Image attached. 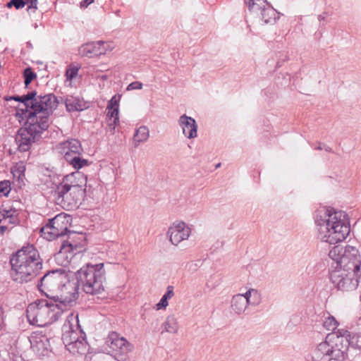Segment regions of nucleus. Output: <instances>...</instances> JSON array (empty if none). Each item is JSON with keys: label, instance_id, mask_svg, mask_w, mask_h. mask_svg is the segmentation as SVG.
<instances>
[{"label": "nucleus", "instance_id": "obj_1", "mask_svg": "<svg viewBox=\"0 0 361 361\" xmlns=\"http://www.w3.org/2000/svg\"><path fill=\"white\" fill-rule=\"evenodd\" d=\"M345 212L334 208L322 207L316 211L314 222L317 238L322 242L336 244L344 240L350 233V224Z\"/></svg>", "mask_w": 361, "mask_h": 361}, {"label": "nucleus", "instance_id": "obj_2", "mask_svg": "<svg viewBox=\"0 0 361 361\" xmlns=\"http://www.w3.org/2000/svg\"><path fill=\"white\" fill-rule=\"evenodd\" d=\"M104 263L94 265L87 264L76 271H69L71 282L67 285L71 290V296L66 299L75 302L79 297V290L90 295H98L104 290L103 283L105 280Z\"/></svg>", "mask_w": 361, "mask_h": 361}, {"label": "nucleus", "instance_id": "obj_3", "mask_svg": "<svg viewBox=\"0 0 361 361\" xmlns=\"http://www.w3.org/2000/svg\"><path fill=\"white\" fill-rule=\"evenodd\" d=\"M361 350V333L352 336L348 331L340 335L329 334L325 341L320 343L315 349V359L317 361H346L348 346Z\"/></svg>", "mask_w": 361, "mask_h": 361}, {"label": "nucleus", "instance_id": "obj_4", "mask_svg": "<svg viewBox=\"0 0 361 361\" xmlns=\"http://www.w3.org/2000/svg\"><path fill=\"white\" fill-rule=\"evenodd\" d=\"M13 281L23 283L35 277L42 269V259L33 245L28 244L13 254L11 259Z\"/></svg>", "mask_w": 361, "mask_h": 361}, {"label": "nucleus", "instance_id": "obj_5", "mask_svg": "<svg viewBox=\"0 0 361 361\" xmlns=\"http://www.w3.org/2000/svg\"><path fill=\"white\" fill-rule=\"evenodd\" d=\"M329 256L336 264L335 269L350 271L353 276H361V258L356 247L337 245L329 251Z\"/></svg>", "mask_w": 361, "mask_h": 361}, {"label": "nucleus", "instance_id": "obj_6", "mask_svg": "<svg viewBox=\"0 0 361 361\" xmlns=\"http://www.w3.org/2000/svg\"><path fill=\"white\" fill-rule=\"evenodd\" d=\"M27 127L20 128L15 137V141L20 152H27L30 149L32 144L41 136L45 130V115L35 116H28Z\"/></svg>", "mask_w": 361, "mask_h": 361}, {"label": "nucleus", "instance_id": "obj_7", "mask_svg": "<svg viewBox=\"0 0 361 361\" xmlns=\"http://www.w3.org/2000/svg\"><path fill=\"white\" fill-rule=\"evenodd\" d=\"M69 271H67L64 268L47 271V290L49 291L56 290L61 291L60 296H51L47 293V298L54 302L59 301L61 305H71L72 302H68L66 300L71 296V290L67 286L69 282H71V279L69 278Z\"/></svg>", "mask_w": 361, "mask_h": 361}, {"label": "nucleus", "instance_id": "obj_8", "mask_svg": "<svg viewBox=\"0 0 361 361\" xmlns=\"http://www.w3.org/2000/svg\"><path fill=\"white\" fill-rule=\"evenodd\" d=\"M67 240L61 243L59 251L55 254V258L61 261L66 266L73 257L86 250V236L85 233L69 231L66 233Z\"/></svg>", "mask_w": 361, "mask_h": 361}, {"label": "nucleus", "instance_id": "obj_9", "mask_svg": "<svg viewBox=\"0 0 361 361\" xmlns=\"http://www.w3.org/2000/svg\"><path fill=\"white\" fill-rule=\"evenodd\" d=\"M329 278L338 290L351 291L357 288L361 276H353L350 271L334 269L330 272Z\"/></svg>", "mask_w": 361, "mask_h": 361}, {"label": "nucleus", "instance_id": "obj_10", "mask_svg": "<svg viewBox=\"0 0 361 361\" xmlns=\"http://www.w3.org/2000/svg\"><path fill=\"white\" fill-rule=\"evenodd\" d=\"M35 92H31L23 96H13L9 98H6V99H13L17 102H20L25 107V109H22L21 111L27 118L28 116H32L33 113H35V116L45 115V108L42 101L38 102L37 99L35 98Z\"/></svg>", "mask_w": 361, "mask_h": 361}, {"label": "nucleus", "instance_id": "obj_11", "mask_svg": "<svg viewBox=\"0 0 361 361\" xmlns=\"http://www.w3.org/2000/svg\"><path fill=\"white\" fill-rule=\"evenodd\" d=\"M68 222L64 213L49 218L47 221V240L50 241L66 234L68 231Z\"/></svg>", "mask_w": 361, "mask_h": 361}, {"label": "nucleus", "instance_id": "obj_12", "mask_svg": "<svg viewBox=\"0 0 361 361\" xmlns=\"http://www.w3.org/2000/svg\"><path fill=\"white\" fill-rule=\"evenodd\" d=\"M106 343L115 353L118 361H124L126 355L133 349V345L124 337H120L116 332H111L107 338Z\"/></svg>", "mask_w": 361, "mask_h": 361}, {"label": "nucleus", "instance_id": "obj_13", "mask_svg": "<svg viewBox=\"0 0 361 361\" xmlns=\"http://www.w3.org/2000/svg\"><path fill=\"white\" fill-rule=\"evenodd\" d=\"M73 187H87V176L77 171L63 177V183L59 190H53V196L63 197Z\"/></svg>", "mask_w": 361, "mask_h": 361}, {"label": "nucleus", "instance_id": "obj_14", "mask_svg": "<svg viewBox=\"0 0 361 361\" xmlns=\"http://www.w3.org/2000/svg\"><path fill=\"white\" fill-rule=\"evenodd\" d=\"M86 188L87 187H73L63 197L53 196L51 201L56 202L57 204H65L66 202L75 205L80 204L86 196Z\"/></svg>", "mask_w": 361, "mask_h": 361}, {"label": "nucleus", "instance_id": "obj_15", "mask_svg": "<svg viewBox=\"0 0 361 361\" xmlns=\"http://www.w3.org/2000/svg\"><path fill=\"white\" fill-rule=\"evenodd\" d=\"M167 234L169 235L170 242L178 245L181 241L186 240L190 235V228L184 222L173 224L169 228Z\"/></svg>", "mask_w": 361, "mask_h": 361}, {"label": "nucleus", "instance_id": "obj_16", "mask_svg": "<svg viewBox=\"0 0 361 361\" xmlns=\"http://www.w3.org/2000/svg\"><path fill=\"white\" fill-rule=\"evenodd\" d=\"M63 183V178L57 169L53 168L50 169L47 167V189L49 188V191H47V199L52 200L53 190H59L60 186Z\"/></svg>", "mask_w": 361, "mask_h": 361}, {"label": "nucleus", "instance_id": "obj_17", "mask_svg": "<svg viewBox=\"0 0 361 361\" xmlns=\"http://www.w3.org/2000/svg\"><path fill=\"white\" fill-rule=\"evenodd\" d=\"M178 123L183 130V133L186 137L192 139L197 137V125L193 118L183 114L180 116Z\"/></svg>", "mask_w": 361, "mask_h": 361}, {"label": "nucleus", "instance_id": "obj_18", "mask_svg": "<svg viewBox=\"0 0 361 361\" xmlns=\"http://www.w3.org/2000/svg\"><path fill=\"white\" fill-rule=\"evenodd\" d=\"M104 44V42L97 41L88 42L82 44L79 49V53L82 56L92 58L104 53V49H101V46Z\"/></svg>", "mask_w": 361, "mask_h": 361}, {"label": "nucleus", "instance_id": "obj_19", "mask_svg": "<svg viewBox=\"0 0 361 361\" xmlns=\"http://www.w3.org/2000/svg\"><path fill=\"white\" fill-rule=\"evenodd\" d=\"M27 318L29 322L32 325L44 327L45 326L43 316L39 315L40 308L38 303H31L28 305L27 310Z\"/></svg>", "mask_w": 361, "mask_h": 361}, {"label": "nucleus", "instance_id": "obj_20", "mask_svg": "<svg viewBox=\"0 0 361 361\" xmlns=\"http://www.w3.org/2000/svg\"><path fill=\"white\" fill-rule=\"evenodd\" d=\"M63 334L61 337V341L65 345L66 349L73 348V344L77 342L80 336H78V332L73 330L71 324H64L63 326Z\"/></svg>", "mask_w": 361, "mask_h": 361}, {"label": "nucleus", "instance_id": "obj_21", "mask_svg": "<svg viewBox=\"0 0 361 361\" xmlns=\"http://www.w3.org/2000/svg\"><path fill=\"white\" fill-rule=\"evenodd\" d=\"M18 211L9 205L0 207V222L16 224L18 222Z\"/></svg>", "mask_w": 361, "mask_h": 361}, {"label": "nucleus", "instance_id": "obj_22", "mask_svg": "<svg viewBox=\"0 0 361 361\" xmlns=\"http://www.w3.org/2000/svg\"><path fill=\"white\" fill-rule=\"evenodd\" d=\"M80 338L77 342L73 344V348H68L67 350L73 355L80 354L85 355L89 352V345L85 340V334L83 331H80Z\"/></svg>", "mask_w": 361, "mask_h": 361}, {"label": "nucleus", "instance_id": "obj_23", "mask_svg": "<svg viewBox=\"0 0 361 361\" xmlns=\"http://www.w3.org/2000/svg\"><path fill=\"white\" fill-rule=\"evenodd\" d=\"M44 338V331H34L30 339L32 348H35L38 351L42 350L43 352L45 350Z\"/></svg>", "mask_w": 361, "mask_h": 361}, {"label": "nucleus", "instance_id": "obj_24", "mask_svg": "<svg viewBox=\"0 0 361 361\" xmlns=\"http://www.w3.org/2000/svg\"><path fill=\"white\" fill-rule=\"evenodd\" d=\"M248 305L247 299L243 295H235L231 300V308L238 314L243 313Z\"/></svg>", "mask_w": 361, "mask_h": 361}, {"label": "nucleus", "instance_id": "obj_25", "mask_svg": "<svg viewBox=\"0 0 361 361\" xmlns=\"http://www.w3.org/2000/svg\"><path fill=\"white\" fill-rule=\"evenodd\" d=\"M66 107L68 111H81L85 109V104L79 97H67L65 101Z\"/></svg>", "mask_w": 361, "mask_h": 361}, {"label": "nucleus", "instance_id": "obj_26", "mask_svg": "<svg viewBox=\"0 0 361 361\" xmlns=\"http://www.w3.org/2000/svg\"><path fill=\"white\" fill-rule=\"evenodd\" d=\"M63 149L74 153L75 154H81L83 152L80 142L77 139H68L61 143Z\"/></svg>", "mask_w": 361, "mask_h": 361}, {"label": "nucleus", "instance_id": "obj_27", "mask_svg": "<svg viewBox=\"0 0 361 361\" xmlns=\"http://www.w3.org/2000/svg\"><path fill=\"white\" fill-rule=\"evenodd\" d=\"M149 136V130L148 128L145 126H141L136 130L133 135V140L135 143L144 142L147 140Z\"/></svg>", "mask_w": 361, "mask_h": 361}, {"label": "nucleus", "instance_id": "obj_28", "mask_svg": "<svg viewBox=\"0 0 361 361\" xmlns=\"http://www.w3.org/2000/svg\"><path fill=\"white\" fill-rule=\"evenodd\" d=\"M26 4H29V8H37V0H11L6 5L8 8L14 6L16 9L22 8Z\"/></svg>", "mask_w": 361, "mask_h": 361}, {"label": "nucleus", "instance_id": "obj_29", "mask_svg": "<svg viewBox=\"0 0 361 361\" xmlns=\"http://www.w3.org/2000/svg\"><path fill=\"white\" fill-rule=\"evenodd\" d=\"M173 295V286H169L166 288V292L161 297L159 302L156 305L157 310L166 308L169 305L168 300L171 299Z\"/></svg>", "mask_w": 361, "mask_h": 361}, {"label": "nucleus", "instance_id": "obj_30", "mask_svg": "<svg viewBox=\"0 0 361 361\" xmlns=\"http://www.w3.org/2000/svg\"><path fill=\"white\" fill-rule=\"evenodd\" d=\"M163 326H164V330L166 332L171 334H176L178 332V322L173 315H169L163 324Z\"/></svg>", "mask_w": 361, "mask_h": 361}, {"label": "nucleus", "instance_id": "obj_31", "mask_svg": "<svg viewBox=\"0 0 361 361\" xmlns=\"http://www.w3.org/2000/svg\"><path fill=\"white\" fill-rule=\"evenodd\" d=\"M25 166L23 163H17L11 168V173L19 183L23 181L25 178Z\"/></svg>", "mask_w": 361, "mask_h": 361}, {"label": "nucleus", "instance_id": "obj_32", "mask_svg": "<svg viewBox=\"0 0 361 361\" xmlns=\"http://www.w3.org/2000/svg\"><path fill=\"white\" fill-rule=\"evenodd\" d=\"M59 104V102L54 94H47V118L57 108Z\"/></svg>", "mask_w": 361, "mask_h": 361}, {"label": "nucleus", "instance_id": "obj_33", "mask_svg": "<svg viewBox=\"0 0 361 361\" xmlns=\"http://www.w3.org/2000/svg\"><path fill=\"white\" fill-rule=\"evenodd\" d=\"M237 295H243L247 299L249 305H257L259 302V294L255 289H250L245 294H237Z\"/></svg>", "mask_w": 361, "mask_h": 361}, {"label": "nucleus", "instance_id": "obj_34", "mask_svg": "<svg viewBox=\"0 0 361 361\" xmlns=\"http://www.w3.org/2000/svg\"><path fill=\"white\" fill-rule=\"evenodd\" d=\"M80 68V66L79 64H69L66 70L65 75L66 77V80L71 81L73 78H75L78 75Z\"/></svg>", "mask_w": 361, "mask_h": 361}, {"label": "nucleus", "instance_id": "obj_35", "mask_svg": "<svg viewBox=\"0 0 361 361\" xmlns=\"http://www.w3.org/2000/svg\"><path fill=\"white\" fill-rule=\"evenodd\" d=\"M81 154H75L74 159L72 160L71 166L77 170L80 169L85 166H88L90 162L87 159H83L80 157Z\"/></svg>", "mask_w": 361, "mask_h": 361}, {"label": "nucleus", "instance_id": "obj_36", "mask_svg": "<svg viewBox=\"0 0 361 361\" xmlns=\"http://www.w3.org/2000/svg\"><path fill=\"white\" fill-rule=\"evenodd\" d=\"M24 82L26 87L36 78V74L31 68H26L23 71Z\"/></svg>", "mask_w": 361, "mask_h": 361}, {"label": "nucleus", "instance_id": "obj_37", "mask_svg": "<svg viewBox=\"0 0 361 361\" xmlns=\"http://www.w3.org/2000/svg\"><path fill=\"white\" fill-rule=\"evenodd\" d=\"M338 323L333 316H329L323 322V326L327 330H334L336 329Z\"/></svg>", "mask_w": 361, "mask_h": 361}, {"label": "nucleus", "instance_id": "obj_38", "mask_svg": "<svg viewBox=\"0 0 361 361\" xmlns=\"http://www.w3.org/2000/svg\"><path fill=\"white\" fill-rule=\"evenodd\" d=\"M11 189V182L9 180L0 181V197L8 196Z\"/></svg>", "mask_w": 361, "mask_h": 361}, {"label": "nucleus", "instance_id": "obj_39", "mask_svg": "<svg viewBox=\"0 0 361 361\" xmlns=\"http://www.w3.org/2000/svg\"><path fill=\"white\" fill-rule=\"evenodd\" d=\"M108 113H107V117L109 118L110 121L119 122V108L116 107H112V109H107Z\"/></svg>", "mask_w": 361, "mask_h": 361}, {"label": "nucleus", "instance_id": "obj_40", "mask_svg": "<svg viewBox=\"0 0 361 361\" xmlns=\"http://www.w3.org/2000/svg\"><path fill=\"white\" fill-rule=\"evenodd\" d=\"M121 95L120 94H115L114 95L111 99L108 102L107 104V109H112V107L119 108V102L121 99Z\"/></svg>", "mask_w": 361, "mask_h": 361}, {"label": "nucleus", "instance_id": "obj_41", "mask_svg": "<svg viewBox=\"0 0 361 361\" xmlns=\"http://www.w3.org/2000/svg\"><path fill=\"white\" fill-rule=\"evenodd\" d=\"M142 88V83L139 81H135L130 83L127 87V90H141Z\"/></svg>", "mask_w": 361, "mask_h": 361}, {"label": "nucleus", "instance_id": "obj_42", "mask_svg": "<svg viewBox=\"0 0 361 361\" xmlns=\"http://www.w3.org/2000/svg\"><path fill=\"white\" fill-rule=\"evenodd\" d=\"M74 155H75L74 153L66 151L65 154H64V159H66V161L68 163H69L71 165V164H72L71 159H74Z\"/></svg>", "mask_w": 361, "mask_h": 361}, {"label": "nucleus", "instance_id": "obj_43", "mask_svg": "<svg viewBox=\"0 0 361 361\" xmlns=\"http://www.w3.org/2000/svg\"><path fill=\"white\" fill-rule=\"evenodd\" d=\"M119 124V122L112 121H111V123L108 125V130L111 133L114 134L115 131L116 126Z\"/></svg>", "mask_w": 361, "mask_h": 361}, {"label": "nucleus", "instance_id": "obj_44", "mask_svg": "<svg viewBox=\"0 0 361 361\" xmlns=\"http://www.w3.org/2000/svg\"><path fill=\"white\" fill-rule=\"evenodd\" d=\"M270 11L274 14V13H275V11H275V9H274V8L271 7V10H270ZM267 13H269V11H267L266 9H263V10H262V18L264 20V22H265L266 23H270V22H271V20H270L269 19H267V18H265V16H266V15H267ZM268 14H269V13H267V15H268Z\"/></svg>", "mask_w": 361, "mask_h": 361}, {"label": "nucleus", "instance_id": "obj_45", "mask_svg": "<svg viewBox=\"0 0 361 361\" xmlns=\"http://www.w3.org/2000/svg\"><path fill=\"white\" fill-rule=\"evenodd\" d=\"M94 0H82L80 2V7L81 8H87L89 5L92 4Z\"/></svg>", "mask_w": 361, "mask_h": 361}, {"label": "nucleus", "instance_id": "obj_46", "mask_svg": "<svg viewBox=\"0 0 361 361\" xmlns=\"http://www.w3.org/2000/svg\"><path fill=\"white\" fill-rule=\"evenodd\" d=\"M44 279H45V275H44V276L41 278L40 281H39V284H38V289H39V290L42 293H44V294H45V293H44V287H43V286H43V281H44Z\"/></svg>", "mask_w": 361, "mask_h": 361}, {"label": "nucleus", "instance_id": "obj_47", "mask_svg": "<svg viewBox=\"0 0 361 361\" xmlns=\"http://www.w3.org/2000/svg\"><path fill=\"white\" fill-rule=\"evenodd\" d=\"M245 4L251 10L252 7L255 5L254 0H245Z\"/></svg>", "mask_w": 361, "mask_h": 361}, {"label": "nucleus", "instance_id": "obj_48", "mask_svg": "<svg viewBox=\"0 0 361 361\" xmlns=\"http://www.w3.org/2000/svg\"><path fill=\"white\" fill-rule=\"evenodd\" d=\"M8 230V227L5 225L0 226V235H4Z\"/></svg>", "mask_w": 361, "mask_h": 361}, {"label": "nucleus", "instance_id": "obj_49", "mask_svg": "<svg viewBox=\"0 0 361 361\" xmlns=\"http://www.w3.org/2000/svg\"><path fill=\"white\" fill-rule=\"evenodd\" d=\"M324 146V149L327 152H334L333 149L331 147H330L329 146L326 145V144L323 145Z\"/></svg>", "mask_w": 361, "mask_h": 361}, {"label": "nucleus", "instance_id": "obj_50", "mask_svg": "<svg viewBox=\"0 0 361 361\" xmlns=\"http://www.w3.org/2000/svg\"><path fill=\"white\" fill-rule=\"evenodd\" d=\"M323 145H324V143L319 142V145L317 147H316L314 149H317V150L324 149Z\"/></svg>", "mask_w": 361, "mask_h": 361}, {"label": "nucleus", "instance_id": "obj_51", "mask_svg": "<svg viewBox=\"0 0 361 361\" xmlns=\"http://www.w3.org/2000/svg\"><path fill=\"white\" fill-rule=\"evenodd\" d=\"M3 326V315L2 312L0 311V330L2 329Z\"/></svg>", "mask_w": 361, "mask_h": 361}, {"label": "nucleus", "instance_id": "obj_52", "mask_svg": "<svg viewBox=\"0 0 361 361\" xmlns=\"http://www.w3.org/2000/svg\"><path fill=\"white\" fill-rule=\"evenodd\" d=\"M318 19L319 21L324 20L325 19V17L320 15L318 16Z\"/></svg>", "mask_w": 361, "mask_h": 361}, {"label": "nucleus", "instance_id": "obj_53", "mask_svg": "<svg viewBox=\"0 0 361 361\" xmlns=\"http://www.w3.org/2000/svg\"><path fill=\"white\" fill-rule=\"evenodd\" d=\"M46 305H47V307H50L53 306V305L51 303H49L47 300Z\"/></svg>", "mask_w": 361, "mask_h": 361}, {"label": "nucleus", "instance_id": "obj_54", "mask_svg": "<svg viewBox=\"0 0 361 361\" xmlns=\"http://www.w3.org/2000/svg\"><path fill=\"white\" fill-rule=\"evenodd\" d=\"M44 229H45V226H42V227L40 228V230H39L40 233H44Z\"/></svg>", "mask_w": 361, "mask_h": 361}, {"label": "nucleus", "instance_id": "obj_55", "mask_svg": "<svg viewBox=\"0 0 361 361\" xmlns=\"http://www.w3.org/2000/svg\"><path fill=\"white\" fill-rule=\"evenodd\" d=\"M281 66V63L279 61H278L276 63V68H279Z\"/></svg>", "mask_w": 361, "mask_h": 361}, {"label": "nucleus", "instance_id": "obj_56", "mask_svg": "<svg viewBox=\"0 0 361 361\" xmlns=\"http://www.w3.org/2000/svg\"><path fill=\"white\" fill-rule=\"evenodd\" d=\"M312 359H313V361H317V360H316V359H315V350L314 351V355H313Z\"/></svg>", "mask_w": 361, "mask_h": 361}, {"label": "nucleus", "instance_id": "obj_57", "mask_svg": "<svg viewBox=\"0 0 361 361\" xmlns=\"http://www.w3.org/2000/svg\"><path fill=\"white\" fill-rule=\"evenodd\" d=\"M46 341H47V343H48L49 345H50V340L47 338Z\"/></svg>", "mask_w": 361, "mask_h": 361}, {"label": "nucleus", "instance_id": "obj_58", "mask_svg": "<svg viewBox=\"0 0 361 361\" xmlns=\"http://www.w3.org/2000/svg\"><path fill=\"white\" fill-rule=\"evenodd\" d=\"M220 166H221V163L217 164L216 165V169H217V168L220 167Z\"/></svg>", "mask_w": 361, "mask_h": 361}, {"label": "nucleus", "instance_id": "obj_59", "mask_svg": "<svg viewBox=\"0 0 361 361\" xmlns=\"http://www.w3.org/2000/svg\"><path fill=\"white\" fill-rule=\"evenodd\" d=\"M50 351H51V353H54V350H53V348H51Z\"/></svg>", "mask_w": 361, "mask_h": 361}, {"label": "nucleus", "instance_id": "obj_60", "mask_svg": "<svg viewBox=\"0 0 361 361\" xmlns=\"http://www.w3.org/2000/svg\"><path fill=\"white\" fill-rule=\"evenodd\" d=\"M266 3H267V5H269V6H270V7H271V5L269 4V2H267V1H266Z\"/></svg>", "mask_w": 361, "mask_h": 361}, {"label": "nucleus", "instance_id": "obj_61", "mask_svg": "<svg viewBox=\"0 0 361 361\" xmlns=\"http://www.w3.org/2000/svg\"><path fill=\"white\" fill-rule=\"evenodd\" d=\"M58 314H59V312L54 314V315L56 317Z\"/></svg>", "mask_w": 361, "mask_h": 361}]
</instances>
